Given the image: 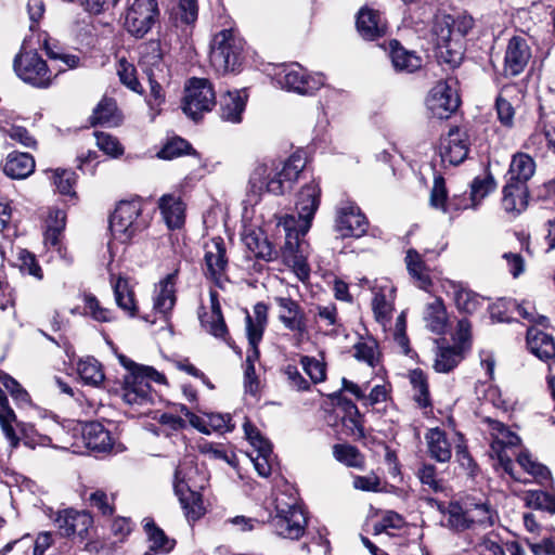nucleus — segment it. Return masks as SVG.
<instances>
[{
  "label": "nucleus",
  "instance_id": "bb28decb",
  "mask_svg": "<svg viewBox=\"0 0 555 555\" xmlns=\"http://www.w3.org/2000/svg\"><path fill=\"white\" fill-rule=\"evenodd\" d=\"M248 94L245 89L228 91L220 98V118L223 121L240 124L246 108Z\"/></svg>",
  "mask_w": 555,
  "mask_h": 555
},
{
  "label": "nucleus",
  "instance_id": "1a4fd4ad",
  "mask_svg": "<svg viewBox=\"0 0 555 555\" xmlns=\"http://www.w3.org/2000/svg\"><path fill=\"white\" fill-rule=\"evenodd\" d=\"M488 429L492 438L491 441V455L496 457L499 465L514 480L526 482L516 474L514 463L512 462L508 451L520 442V438L511 431L503 423L487 418Z\"/></svg>",
  "mask_w": 555,
  "mask_h": 555
},
{
  "label": "nucleus",
  "instance_id": "f8f14e48",
  "mask_svg": "<svg viewBox=\"0 0 555 555\" xmlns=\"http://www.w3.org/2000/svg\"><path fill=\"white\" fill-rule=\"evenodd\" d=\"M275 80L282 88L299 94L313 93L324 83L322 75L310 76L298 63L280 66Z\"/></svg>",
  "mask_w": 555,
  "mask_h": 555
},
{
  "label": "nucleus",
  "instance_id": "2f4dec72",
  "mask_svg": "<svg viewBox=\"0 0 555 555\" xmlns=\"http://www.w3.org/2000/svg\"><path fill=\"white\" fill-rule=\"evenodd\" d=\"M528 185L506 181L503 188L502 207L507 214L519 215L528 205Z\"/></svg>",
  "mask_w": 555,
  "mask_h": 555
},
{
  "label": "nucleus",
  "instance_id": "3c124183",
  "mask_svg": "<svg viewBox=\"0 0 555 555\" xmlns=\"http://www.w3.org/2000/svg\"><path fill=\"white\" fill-rule=\"evenodd\" d=\"M524 501L528 507L555 513V493L530 490L524 494Z\"/></svg>",
  "mask_w": 555,
  "mask_h": 555
},
{
  "label": "nucleus",
  "instance_id": "6e6d98bb",
  "mask_svg": "<svg viewBox=\"0 0 555 555\" xmlns=\"http://www.w3.org/2000/svg\"><path fill=\"white\" fill-rule=\"evenodd\" d=\"M117 74L122 85L137 93H142L143 89L137 78L134 65L126 59H120L117 65Z\"/></svg>",
  "mask_w": 555,
  "mask_h": 555
},
{
  "label": "nucleus",
  "instance_id": "c756f323",
  "mask_svg": "<svg viewBox=\"0 0 555 555\" xmlns=\"http://www.w3.org/2000/svg\"><path fill=\"white\" fill-rule=\"evenodd\" d=\"M274 300L280 308L279 319L283 325L292 332L302 334L306 323L300 306L289 297H275Z\"/></svg>",
  "mask_w": 555,
  "mask_h": 555
},
{
  "label": "nucleus",
  "instance_id": "ea45409f",
  "mask_svg": "<svg viewBox=\"0 0 555 555\" xmlns=\"http://www.w3.org/2000/svg\"><path fill=\"white\" fill-rule=\"evenodd\" d=\"M143 528L150 543L149 551L145 552V555H151V553L167 554L173 550L176 541L168 538L166 533L155 525L153 519L145 518L143 520Z\"/></svg>",
  "mask_w": 555,
  "mask_h": 555
},
{
  "label": "nucleus",
  "instance_id": "dca6fc26",
  "mask_svg": "<svg viewBox=\"0 0 555 555\" xmlns=\"http://www.w3.org/2000/svg\"><path fill=\"white\" fill-rule=\"evenodd\" d=\"M470 139L466 130L452 128L440 140L439 155L443 165L457 166L468 156Z\"/></svg>",
  "mask_w": 555,
  "mask_h": 555
},
{
  "label": "nucleus",
  "instance_id": "72a5a7b5",
  "mask_svg": "<svg viewBox=\"0 0 555 555\" xmlns=\"http://www.w3.org/2000/svg\"><path fill=\"white\" fill-rule=\"evenodd\" d=\"M389 57L396 72L414 73L422 67V57L403 48L398 41L389 42Z\"/></svg>",
  "mask_w": 555,
  "mask_h": 555
},
{
  "label": "nucleus",
  "instance_id": "0eeeda50",
  "mask_svg": "<svg viewBox=\"0 0 555 555\" xmlns=\"http://www.w3.org/2000/svg\"><path fill=\"white\" fill-rule=\"evenodd\" d=\"M158 0H126L122 18L126 31L137 38H144L159 21Z\"/></svg>",
  "mask_w": 555,
  "mask_h": 555
},
{
  "label": "nucleus",
  "instance_id": "a18cd8bd",
  "mask_svg": "<svg viewBox=\"0 0 555 555\" xmlns=\"http://www.w3.org/2000/svg\"><path fill=\"white\" fill-rule=\"evenodd\" d=\"M120 122V116L117 112L116 102L113 99L104 98L93 109L91 124L103 126H117Z\"/></svg>",
  "mask_w": 555,
  "mask_h": 555
},
{
  "label": "nucleus",
  "instance_id": "de8ad7c7",
  "mask_svg": "<svg viewBox=\"0 0 555 555\" xmlns=\"http://www.w3.org/2000/svg\"><path fill=\"white\" fill-rule=\"evenodd\" d=\"M114 295L117 306L128 315L134 317L138 311L134 293L126 279L119 278L114 284Z\"/></svg>",
  "mask_w": 555,
  "mask_h": 555
},
{
  "label": "nucleus",
  "instance_id": "774afa93",
  "mask_svg": "<svg viewBox=\"0 0 555 555\" xmlns=\"http://www.w3.org/2000/svg\"><path fill=\"white\" fill-rule=\"evenodd\" d=\"M191 145L188 141L176 138L169 141L159 152L158 157L163 159H172L183 154L191 153Z\"/></svg>",
  "mask_w": 555,
  "mask_h": 555
},
{
  "label": "nucleus",
  "instance_id": "603ef678",
  "mask_svg": "<svg viewBox=\"0 0 555 555\" xmlns=\"http://www.w3.org/2000/svg\"><path fill=\"white\" fill-rule=\"evenodd\" d=\"M354 358L374 367L379 361V351L376 340L367 338L353 346Z\"/></svg>",
  "mask_w": 555,
  "mask_h": 555
},
{
  "label": "nucleus",
  "instance_id": "5701e85b",
  "mask_svg": "<svg viewBox=\"0 0 555 555\" xmlns=\"http://www.w3.org/2000/svg\"><path fill=\"white\" fill-rule=\"evenodd\" d=\"M92 522L93 519L89 513L73 508L59 512L54 519V524L63 537L78 535L83 538Z\"/></svg>",
  "mask_w": 555,
  "mask_h": 555
},
{
  "label": "nucleus",
  "instance_id": "37998d69",
  "mask_svg": "<svg viewBox=\"0 0 555 555\" xmlns=\"http://www.w3.org/2000/svg\"><path fill=\"white\" fill-rule=\"evenodd\" d=\"M244 244L256 258L264 261H272L276 258L278 251L260 231H250L244 236Z\"/></svg>",
  "mask_w": 555,
  "mask_h": 555
},
{
  "label": "nucleus",
  "instance_id": "e433bc0d",
  "mask_svg": "<svg viewBox=\"0 0 555 555\" xmlns=\"http://www.w3.org/2000/svg\"><path fill=\"white\" fill-rule=\"evenodd\" d=\"M158 207L169 229H179L184 223V204L179 196L165 194L159 198Z\"/></svg>",
  "mask_w": 555,
  "mask_h": 555
},
{
  "label": "nucleus",
  "instance_id": "f704fd0d",
  "mask_svg": "<svg viewBox=\"0 0 555 555\" xmlns=\"http://www.w3.org/2000/svg\"><path fill=\"white\" fill-rule=\"evenodd\" d=\"M516 462L517 466L522 469L524 474L528 475V477H525L517 469H515L517 475H519L522 479H527L525 483L534 481L540 485H544V482L551 479V472L548 468L534 460L529 452H520L517 455ZM514 468H516L515 464Z\"/></svg>",
  "mask_w": 555,
  "mask_h": 555
},
{
  "label": "nucleus",
  "instance_id": "8fccbe9b",
  "mask_svg": "<svg viewBox=\"0 0 555 555\" xmlns=\"http://www.w3.org/2000/svg\"><path fill=\"white\" fill-rule=\"evenodd\" d=\"M77 372L82 382L91 386L100 385L105 377L101 364L94 358L80 360L77 364Z\"/></svg>",
  "mask_w": 555,
  "mask_h": 555
},
{
  "label": "nucleus",
  "instance_id": "f257e3e1",
  "mask_svg": "<svg viewBox=\"0 0 555 555\" xmlns=\"http://www.w3.org/2000/svg\"><path fill=\"white\" fill-rule=\"evenodd\" d=\"M473 26V17L466 14L436 16L433 40L439 63L451 68L461 64L464 56V37Z\"/></svg>",
  "mask_w": 555,
  "mask_h": 555
},
{
  "label": "nucleus",
  "instance_id": "49530a36",
  "mask_svg": "<svg viewBox=\"0 0 555 555\" xmlns=\"http://www.w3.org/2000/svg\"><path fill=\"white\" fill-rule=\"evenodd\" d=\"M198 16L197 0H177L170 11V20L176 26L193 25Z\"/></svg>",
  "mask_w": 555,
  "mask_h": 555
},
{
  "label": "nucleus",
  "instance_id": "423d86ee",
  "mask_svg": "<svg viewBox=\"0 0 555 555\" xmlns=\"http://www.w3.org/2000/svg\"><path fill=\"white\" fill-rule=\"evenodd\" d=\"M149 223V217L142 214L140 202L124 201L117 205L111 216L109 229L115 240L120 243H128L144 231Z\"/></svg>",
  "mask_w": 555,
  "mask_h": 555
},
{
  "label": "nucleus",
  "instance_id": "c85d7f7f",
  "mask_svg": "<svg viewBox=\"0 0 555 555\" xmlns=\"http://www.w3.org/2000/svg\"><path fill=\"white\" fill-rule=\"evenodd\" d=\"M357 29L365 40H376L386 34V23L378 11L363 7L357 17Z\"/></svg>",
  "mask_w": 555,
  "mask_h": 555
},
{
  "label": "nucleus",
  "instance_id": "6ab92c4d",
  "mask_svg": "<svg viewBox=\"0 0 555 555\" xmlns=\"http://www.w3.org/2000/svg\"><path fill=\"white\" fill-rule=\"evenodd\" d=\"M320 188L318 183L311 182L306 184L297 195L296 210L298 216H294L296 220L297 231L305 236L310 227L314 214L320 204Z\"/></svg>",
  "mask_w": 555,
  "mask_h": 555
},
{
  "label": "nucleus",
  "instance_id": "7ed1b4c3",
  "mask_svg": "<svg viewBox=\"0 0 555 555\" xmlns=\"http://www.w3.org/2000/svg\"><path fill=\"white\" fill-rule=\"evenodd\" d=\"M120 364L128 371L124 378L121 397L130 405L152 401L150 380L165 383V376L152 366L138 365L126 356L118 357Z\"/></svg>",
  "mask_w": 555,
  "mask_h": 555
},
{
  "label": "nucleus",
  "instance_id": "09e8293b",
  "mask_svg": "<svg viewBox=\"0 0 555 555\" xmlns=\"http://www.w3.org/2000/svg\"><path fill=\"white\" fill-rule=\"evenodd\" d=\"M141 64L144 66V70L154 69V72L163 73V53L160 43L156 40H151L143 44L141 51Z\"/></svg>",
  "mask_w": 555,
  "mask_h": 555
},
{
  "label": "nucleus",
  "instance_id": "bf43d9fd",
  "mask_svg": "<svg viewBox=\"0 0 555 555\" xmlns=\"http://www.w3.org/2000/svg\"><path fill=\"white\" fill-rule=\"evenodd\" d=\"M496 188V182L491 173H486L482 177H476L472 182L470 196L474 205H477L490 192Z\"/></svg>",
  "mask_w": 555,
  "mask_h": 555
},
{
  "label": "nucleus",
  "instance_id": "2eb2a0df",
  "mask_svg": "<svg viewBox=\"0 0 555 555\" xmlns=\"http://www.w3.org/2000/svg\"><path fill=\"white\" fill-rule=\"evenodd\" d=\"M426 105L434 117L449 118L460 105V96L449 81H438L429 91Z\"/></svg>",
  "mask_w": 555,
  "mask_h": 555
},
{
  "label": "nucleus",
  "instance_id": "b1692460",
  "mask_svg": "<svg viewBox=\"0 0 555 555\" xmlns=\"http://www.w3.org/2000/svg\"><path fill=\"white\" fill-rule=\"evenodd\" d=\"M531 57V50L526 38L514 36L509 39L505 51L504 70L511 76L519 75Z\"/></svg>",
  "mask_w": 555,
  "mask_h": 555
},
{
  "label": "nucleus",
  "instance_id": "cd10ccee",
  "mask_svg": "<svg viewBox=\"0 0 555 555\" xmlns=\"http://www.w3.org/2000/svg\"><path fill=\"white\" fill-rule=\"evenodd\" d=\"M434 502V500H431ZM437 508L441 514L444 515L447 526L455 531H464L472 529V520H468L467 507L470 506L469 502H466V496L459 501H452L446 506L441 502L435 501Z\"/></svg>",
  "mask_w": 555,
  "mask_h": 555
},
{
  "label": "nucleus",
  "instance_id": "69168bd1",
  "mask_svg": "<svg viewBox=\"0 0 555 555\" xmlns=\"http://www.w3.org/2000/svg\"><path fill=\"white\" fill-rule=\"evenodd\" d=\"M85 313L99 322H111L114 320L113 311L101 307L99 300L91 294L85 295Z\"/></svg>",
  "mask_w": 555,
  "mask_h": 555
},
{
  "label": "nucleus",
  "instance_id": "680f3d73",
  "mask_svg": "<svg viewBox=\"0 0 555 555\" xmlns=\"http://www.w3.org/2000/svg\"><path fill=\"white\" fill-rule=\"evenodd\" d=\"M89 502L103 516H112L115 512V494L108 495L104 490L96 489L89 495Z\"/></svg>",
  "mask_w": 555,
  "mask_h": 555
},
{
  "label": "nucleus",
  "instance_id": "6e6552de",
  "mask_svg": "<svg viewBox=\"0 0 555 555\" xmlns=\"http://www.w3.org/2000/svg\"><path fill=\"white\" fill-rule=\"evenodd\" d=\"M279 225L284 228L286 242L282 250L285 263L292 267L300 280L309 276L310 268L305 251L306 242L301 232H298L294 215H284L279 218Z\"/></svg>",
  "mask_w": 555,
  "mask_h": 555
},
{
  "label": "nucleus",
  "instance_id": "4468645a",
  "mask_svg": "<svg viewBox=\"0 0 555 555\" xmlns=\"http://www.w3.org/2000/svg\"><path fill=\"white\" fill-rule=\"evenodd\" d=\"M369 228V221L353 202H344L336 212L335 230L341 237H361Z\"/></svg>",
  "mask_w": 555,
  "mask_h": 555
},
{
  "label": "nucleus",
  "instance_id": "e2e57ef3",
  "mask_svg": "<svg viewBox=\"0 0 555 555\" xmlns=\"http://www.w3.org/2000/svg\"><path fill=\"white\" fill-rule=\"evenodd\" d=\"M454 301L457 309L465 313L475 312L481 304L477 294L462 287L454 292Z\"/></svg>",
  "mask_w": 555,
  "mask_h": 555
},
{
  "label": "nucleus",
  "instance_id": "13d9d810",
  "mask_svg": "<svg viewBox=\"0 0 555 555\" xmlns=\"http://www.w3.org/2000/svg\"><path fill=\"white\" fill-rule=\"evenodd\" d=\"M410 382L414 390V399L421 406L429 405V391L425 374L421 370H414L410 374Z\"/></svg>",
  "mask_w": 555,
  "mask_h": 555
},
{
  "label": "nucleus",
  "instance_id": "4c0bfd02",
  "mask_svg": "<svg viewBox=\"0 0 555 555\" xmlns=\"http://www.w3.org/2000/svg\"><path fill=\"white\" fill-rule=\"evenodd\" d=\"M527 346L531 353L541 360H550L555 357V341L553 337L531 327L527 332Z\"/></svg>",
  "mask_w": 555,
  "mask_h": 555
},
{
  "label": "nucleus",
  "instance_id": "ddd939ff",
  "mask_svg": "<svg viewBox=\"0 0 555 555\" xmlns=\"http://www.w3.org/2000/svg\"><path fill=\"white\" fill-rule=\"evenodd\" d=\"M13 66L16 75L34 87L47 88L52 81L50 69L37 52H21L15 56Z\"/></svg>",
  "mask_w": 555,
  "mask_h": 555
},
{
  "label": "nucleus",
  "instance_id": "a19ab883",
  "mask_svg": "<svg viewBox=\"0 0 555 555\" xmlns=\"http://www.w3.org/2000/svg\"><path fill=\"white\" fill-rule=\"evenodd\" d=\"M466 502L470 503L467 507L468 520H472V529L476 527H491L494 524L495 513L490 507L487 500L466 496Z\"/></svg>",
  "mask_w": 555,
  "mask_h": 555
},
{
  "label": "nucleus",
  "instance_id": "c9c22d12",
  "mask_svg": "<svg viewBox=\"0 0 555 555\" xmlns=\"http://www.w3.org/2000/svg\"><path fill=\"white\" fill-rule=\"evenodd\" d=\"M35 170V159L28 153L12 152L3 164V172L11 179H26Z\"/></svg>",
  "mask_w": 555,
  "mask_h": 555
},
{
  "label": "nucleus",
  "instance_id": "20e7f679",
  "mask_svg": "<svg viewBox=\"0 0 555 555\" xmlns=\"http://www.w3.org/2000/svg\"><path fill=\"white\" fill-rule=\"evenodd\" d=\"M244 41L232 22L217 31L210 43V65L218 74L234 72L242 63Z\"/></svg>",
  "mask_w": 555,
  "mask_h": 555
},
{
  "label": "nucleus",
  "instance_id": "4d7b16f0",
  "mask_svg": "<svg viewBox=\"0 0 555 555\" xmlns=\"http://www.w3.org/2000/svg\"><path fill=\"white\" fill-rule=\"evenodd\" d=\"M16 266L20 268L21 272L27 273L37 280H42L43 278L42 269L37 262L35 255L26 249L20 248L17 250Z\"/></svg>",
  "mask_w": 555,
  "mask_h": 555
},
{
  "label": "nucleus",
  "instance_id": "f3484780",
  "mask_svg": "<svg viewBox=\"0 0 555 555\" xmlns=\"http://www.w3.org/2000/svg\"><path fill=\"white\" fill-rule=\"evenodd\" d=\"M16 422V416L13 410L8 404V399L0 388V427L1 430L10 443L12 449L18 447L20 441L23 440L24 444L28 448L34 449L37 442L35 438L30 435L33 431V427L20 426V434L16 431L14 424ZM43 444V442H40Z\"/></svg>",
  "mask_w": 555,
  "mask_h": 555
},
{
  "label": "nucleus",
  "instance_id": "9d476101",
  "mask_svg": "<svg viewBox=\"0 0 555 555\" xmlns=\"http://www.w3.org/2000/svg\"><path fill=\"white\" fill-rule=\"evenodd\" d=\"M193 469L192 460L179 464L175 472L173 489L186 518L194 521L204 515L205 507L202 494L191 490L188 482Z\"/></svg>",
  "mask_w": 555,
  "mask_h": 555
},
{
  "label": "nucleus",
  "instance_id": "5fc2aeb1",
  "mask_svg": "<svg viewBox=\"0 0 555 555\" xmlns=\"http://www.w3.org/2000/svg\"><path fill=\"white\" fill-rule=\"evenodd\" d=\"M462 360V354L455 348H439L436 353L434 367L439 373H448Z\"/></svg>",
  "mask_w": 555,
  "mask_h": 555
},
{
  "label": "nucleus",
  "instance_id": "0e129e2a",
  "mask_svg": "<svg viewBox=\"0 0 555 555\" xmlns=\"http://www.w3.org/2000/svg\"><path fill=\"white\" fill-rule=\"evenodd\" d=\"M300 363L305 372L309 375L312 383L318 384L326 378V364L322 360L309 356H302Z\"/></svg>",
  "mask_w": 555,
  "mask_h": 555
},
{
  "label": "nucleus",
  "instance_id": "9b49d317",
  "mask_svg": "<svg viewBox=\"0 0 555 555\" xmlns=\"http://www.w3.org/2000/svg\"><path fill=\"white\" fill-rule=\"evenodd\" d=\"M216 104L212 85L205 78H192L185 87L183 111L193 120L211 111Z\"/></svg>",
  "mask_w": 555,
  "mask_h": 555
},
{
  "label": "nucleus",
  "instance_id": "338daca9",
  "mask_svg": "<svg viewBox=\"0 0 555 555\" xmlns=\"http://www.w3.org/2000/svg\"><path fill=\"white\" fill-rule=\"evenodd\" d=\"M319 322L325 327V333L337 334L336 327L339 326L337 309L334 305L319 306L317 313Z\"/></svg>",
  "mask_w": 555,
  "mask_h": 555
},
{
  "label": "nucleus",
  "instance_id": "473e14b6",
  "mask_svg": "<svg viewBox=\"0 0 555 555\" xmlns=\"http://www.w3.org/2000/svg\"><path fill=\"white\" fill-rule=\"evenodd\" d=\"M82 438L88 449L96 452L114 450V440L111 433L98 422L87 424L82 429Z\"/></svg>",
  "mask_w": 555,
  "mask_h": 555
},
{
  "label": "nucleus",
  "instance_id": "58836bf2",
  "mask_svg": "<svg viewBox=\"0 0 555 555\" xmlns=\"http://www.w3.org/2000/svg\"><path fill=\"white\" fill-rule=\"evenodd\" d=\"M534 172V159L527 153L518 152L512 157L507 171V181L527 184Z\"/></svg>",
  "mask_w": 555,
  "mask_h": 555
},
{
  "label": "nucleus",
  "instance_id": "393cba45",
  "mask_svg": "<svg viewBox=\"0 0 555 555\" xmlns=\"http://www.w3.org/2000/svg\"><path fill=\"white\" fill-rule=\"evenodd\" d=\"M178 280V271H173L162 279L154 288L153 309L155 313L160 314L167 319L168 314L173 309L177 296L176 284Z\"/></svg>",
  "mask_w": 555,
  "mask_h": 555
},
{
  "label": "nucleus",
  "instance_id": "412c9836",
  "mask_svg": "<svg viewBox=\"0 0 555 555\" xmlns=\"http://www.w3.org/2000/svg\"><path fill=\"white\" fill-rule=\"evenodd\" d=\"M396 298V287L391 281L380 279L373 286L372 308L377 322L384 327L390 322Z\"/></svg>",
  "mask_w": 555,
  "mask_h": 555
},
{
  "label": "nucleus",
  "instance_id": "aec40b11",
  "mask_svg": "<svg viewBox=\"0 0 555 555\" xmlns=\"http://www.w3.org/2000/svg\"><path fill=\"white\" fill-rule=\"evenodd\" d=\"M244 431L247 440L256 452V455L251 456L256 470L261 477L270 476L274 461L271 443L261 435L258 428L249 422H245Z\"/></svg>",
  "mask_w": 555,
  "mask_h": 555
},
{
  "label": "nucleus",
  "instance_id": "c03bdc74",
  "mask_svg": "<svg viewBox=\"0 0 555 555\" xmlns=\"http://www.w3.org/2000/svg\"><path fill=\"white\" fill-rule=\"evenodd\" d=\"M424 321L426 327L433 333L442 334L447 327L448 317L440 298H435L431 302H428L424 311Z\"/></svg>",
  "mask_w": 555,
  "mask_h": 555
},
{
  "label": "nucleus",
  "instance_id": "052dcab7",
  "mask_svg": "<svg viewBox=\"0 0 555 555\" xmlns=\"http://www.w3.org/2000/svg\"><path fill=\"white\" fill-rule=\"evenodd\" d=\"M76 173L67 169L53 170L52 179L56 190L63 195L75 196Z\"/></svg>",
  "mask_w": 555,
  "mask_h": 555
},
{
  "label": "nucleus",
  "instance_id": "39448f33",
  "mask_svg": "<svg viewBox=\"0 0 555 555\" xmlns=\"http://www.w3.org/2000/svg\"><path fill=\"white\" fill-rule=\"evenodd\" d=\"M271 522L275 533L282 538L298 540L304 535L307 517L293 490L289 493L281 492L276 495L275 515Z\"/></svg>",
  "mask_w": 555,
  "mask_h": 555
},
{
  "label": "nucleus",
  "instance_id": "79ce46f5",
  "mask_svg": "<svg viewBox=\"0 0 555 555\" xmlns=\"http://www.w3.org/2000/svg\"><path fill=\"white\" fill-rule=\"evenodd\" d=\"M405 264L408 272L414 280L415 284L420 288L427 291L431 285L429 269L417 250L410 248L406 251Z\"/></svg>",
  "mask_w": 555,
  "mask_h": 555
},
{
  "label": "nucleus",
  "instance_id": "864d4df0",
  "mask_svg": "<svg viewBox=\"0 0 555 555\" xmlns=\"http://www.w3.org/2000/svg\"><path fill=\"white\" fill-rule=\"evenodd\" d=\"M333 455L338 462L349 467L361 468L364 464V459L359 450L350 444H335Z\"/></svg>",
  "mask_w": 555,
  "mask_h": 555
},
{
  "label": "nucleus",
  "instance_id": "7c9ffc66",
  "mask_svg": "<svg viewBox=\"0 0 555 555\" xmlns=\"http://www.w3.org/2000/svg\"><path fill=\"white\" fill-rule=\"evenodd\" d=\"M428 453L431 459L440 463L449 462L452 456L453 437H448L447 433L439 427L430 428L426 435Z\"/></svg>",
  "mask_w": 555,
  "mask_h": 555
},
{
  "label": "nucleus",
  "instance_id": "a878e982",
  "mask_svg": "<svg viewBox=\"0 0 555 555\" xmlns=\"http://www.w3.org/2000/svg\"><path fill=\"white\" fill-rule=\"evenodd\" d=\"M204 260L206 275L210 276L216 283H219L228 266L225 246L221 237H214L205 244Z\"/></svg>",
  "mask_w": 555,
  "mask_h": 555
},
{
  "label": "nucleus",
  "instance_id": "a211bd4d",
  "mask_svg": "<svg viewBox=\"0 0 555 555\" xmlns=\"http://www.w3.org/2000/svg\"><path fill=\"white\" fill-rule=\"evenodd\" d=\"M245 322L246 335L249 344L245 365H255V362L259 359L258 345L262 339L263 332L268 323L267 306L263 302L256 304L254 306V314L250 315L247 312Z\"/></svg>",
  "mask_w": 555,
  "mask_h": 555
},
{
  "label": "nucleus",
  "instance_id": "f03ea898",
  "mask_svg": "<svg viewBox=\"0 0 555 555\" xmlns=\"http://www.w3.org/2000/svg\"><path fill=\"white\" fill-rule=\"evenodd\" d=\"M305 167L306 158L299 153H294L283 163L258 164L249 177V191L255 195L263 192L281 195L292 188Z\"/></svg>",
  "mask_w": 555,
  "mask_h": 555
},
{
  "label": "nucleus",
  "instance_id": "4be33fe9",
  "mask_svg": "<svg viewBox=\"0 0 555 555\" xmlns=\"http://www.w3.org/2000/svg\"><path fill=\"white\" fill-rule=\"evenodd\" d=\"M210 310L209 312L199 313L202 327L216 338L222 339L229 347L235 349V346L229 336L221 307L218 299V293L211 291L209 293Z\"/></svg>",
  "mask_w": 555,
  "mask_h": 555
}]
</instances>
